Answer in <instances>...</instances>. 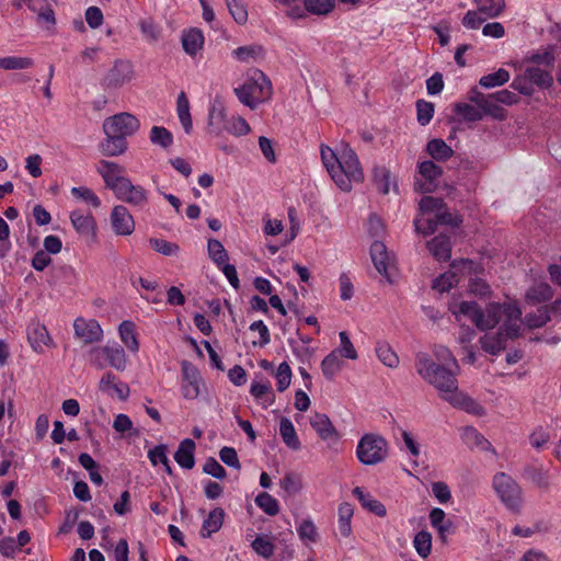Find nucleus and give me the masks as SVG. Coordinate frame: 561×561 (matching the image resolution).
Listing matches in <instances>:
<instances>
[{"label": "nucleus", "mask_w": 561, "mask_h": 561, "mask_svg": "<svg viewBox=\"0 0 561 561\" xmlns=\"http://www.w3.org/2000/svg\"><path fill=\"white\" fill-rule=\"evenodd\" d=\"M310 424L318 435L324 440L336 436V431L325 414L316 413L310 419Z\"/></svg>", "instance_id": "2f4dec72"}, {"label": "nucleus", "mask_w": 561, "mask_h": 561, "mask_svg": "<svg viewBox=\"0 0 561 561\" xmlns=\"http://www.w3.org/2000/svg\"><path fill=\"white\" fill-rule=\"evenodd\" d=\"M149 243L153 250H156L157 252H159L163 255L171 256V255H175L179 252L178 244L169 242L163 239L151 238L149 240Z\"/></svg>", "instance_id": "774afa93"}, {"label": "nucleus", "mask_w": 561, "mask_h": 561, "mask_svg": "<svg viewBox=\"0 0 561 561\" xmlns=\"http://www.w3.org/2000/svg\"><path fill=\"white\" fill-rule=\"evenodd\" d=\"M230 14L239 24H244L248 20V11L243 3L239 0H225Z\"/></svg>", "instance_id": "0e129e2a"}, {"label": "nucleus", "mask_w": 561, "mask_h": 561, "mask_svg": "<svg viewBox=\"0 0 561 561\" xmlns=\"http://www.w3.org/2000/svg\"><path fill=\"white\" fill-rule=\"evenodd\" d=\"M96 171L102 176L105 186L113 192L119 187L128 178L124 176L125 169L116 162L101 160L96 164Z\"/></svg>", "instance_id": "f8f14e48"}, {"label": "nucleus", "mask_w": 561, "mask_h": 561, "mask_svg": "<svg viewBox=\"0 0 561 561\" xmlns=\"http://www.w3.org/2000/svg\"><path fill=\"white\" fill-rule=\"evenodd\" d=\"M427 249L437 261H448L451 256V242L445 234H438L428 241Z\"/></svg>", "instance_id": "412c9836"}, {"label": "nucleus", "mask_w": 561, "mask_h": 561, "mask_svg": "<svg viewBox=\"0 0 561 561\" xmlns=\"http://www.w3.org/2000/svg\"><path fill=\"white\" fill-rule=\"evenodd\" d=\"M226 130L233 136H244L251 131L250 125L240 116H232L227 119L221 130Z\"/></svg>", "instance_id": "a18cd8bd"}, {"label": "nucleus", "mask_w": 561, "mask_h": 561, "mask_svg": "<svg viewBox=\"0 0 561 561\" xmlns=\"http://www.w3.org/2000/svg\"><path fill=\"white\" fill-rule=\"evenodd\" d=\"M550 321V313L547 307L539 308L535 313H528L525 317V323L531 328H541Z\"/></svg>", "instance_id": "13d9d810"}, {"label": "nucleus", "mask_w": 561, "mask_h": 561, "mask_svg": "<svg viewBox=\"0 0 561 561\" xmlns=\"http://www.w3.org/2000/svg\"><path fill=\"white\" fill-rule=\"evenodd\" d=\"M453 314L460 319L466 317L471 320L480 330H488L499 324L500 307L497 305H489L486 311L483 312L474 301L454 302L449 307Z\"/></svg>", "instance_id": "20e7f679"}, {"label": "nucleus", "mask_w": 561, "mask_h": 561, "mask_svg": "<svg viewBox=\"0 0 561 561\" xmlns=\"http://www.w3.org/2000/svg\"><path fill=\"white\" fill-rule=\"evenodd\" d=\"M461 437L463 442L471 448L476 447L484 451H494L491 443L472 426L463 427Z\"/></svg>", "instance_id": "c85d7f7f"}, {"label": "nucleus", "mask_w": 561, "mask_h": 561, "mask_svg": "<svg viewBox=\"0 0 561 561\" xmlns=\"http://www.w3.org/2000/svg\"><path fill=\"white\" fill-rule=\"evenodd\" d=\"M27 339L35 352H43L44 346L49 345L51 339L45 325L33 323L27 331Z\"/></svg>", "instance_id": "5701e85b"}, {"label": "nucleus", "mask_w": 561, "mask_h": 561, "mask_svg": "<svg viewBox=\"0 0 561 561\" xmlns=\"http://www.w3.org/2000/svg\"><path fill=\"white\" fill-rule=\"evenodd\" d=\"M111 225L117 236H130L135 230L134 218L123 205H117L112 209Z\"/></svg>", "instance_id": "2eb2a0df"}, {"label": "nucleus", "mask_w": 561, "mask_h": 561, "mask_svg": "<svg viewBox=\"0 0 561 561\" xmlns=\"http://www.w3.org/2000/svg\"><path fill=\"white\" fill-rule=\"evenodd\" d=\"M34 66L31 57L5 56L0 58V69L2 70H25Z\"/></svg>", "instance_id": "ea45409f"}, {"label": "nucleus", "mask_w": 561, "mask_h": 561, "mask_svg": "<svg viewBox=\"0 0 561 561\" xmlns=\"http://www.w3.org/2000/svg\"><path fill=\"white\" fill-rule=\"evenodd\" d=\"M437 219L434 217H417L414 219L415 231L424 236L432 234L437 228Z\"/></svg>", "instance_id": "338daca9"}, {"label": "nucleus", "mask_w": 561, "mask_h": 561, "mask_svg": "<svg viewBox=\"0 0 561 561\" xmlns=\"http://www.w3.org/2000/svg\"><path fill=\"white\" fill-rule=\"evenodd\" d=\"M176 113L184 131L186 134H191L193 130V123L190 113V102L184 92H181L178 95Z\"/></svg>", "instance_id": "f704fd0d"}, {"label": "nucleus", "mask_w": 561, "mask_h": 561, "mask_svg": "<svg viewBox=\"0 0 561 561\" xmlns=\"http://www.w3.org/2000/svg\"><path fill=\"white\" fill-rule=\"evenodd\" d=\"M428 518L432 527L437 530L442 540H445L446 536L453 533V522L446 517L442 508H432Z\"/></svg>", "instance_id": "393cba45"}, {"label": "nucleus", "mask_w": 561, "mask_h": 561, "mask_svg": "<svg viewBox=\"0 0 561 561\" xmlns=\"http://www.w3.org/2000/svg\"><path fill=\"white\" fill-rule=\"evenodd\" d=\"M457 271H462L463 280H467V293L479 299H489L492 296V289L484 279V267L481 263L469 259L460 260Z\"/></svg>", "instance_id": "39448f33"}, {"label": "nucleus", "mask_w": 561, "mask_h": 561, "mask_svg": "<svg viewBox=\"0 0 561 561\" xmlns=\"http://www.w3.org/2000/svg\"><path fill=\"white\" fill-rule=\"evenodd\" d=\"M321 159L323 165L327 168L331 179L333 180V171L337 170L340 162V154L337 156L330 147L321 146Z\"/></svg>", "instance_id": "bf43d9fd"}, {"label": "nucleus", "mask_w": 561, "mask_h": 561, "mask_svg": "<svg viewBox=\"0 0 561 561\" xmlns=\"http://www.w3.org/2000/svg\"><path fill=\"white\" fill-rule=\"evenodd\" d=\"M443 170L433 161L427 160L419 164V174L422 179H416L415 186L420 192H432L434 190V181L439 178Z\"/></svg>", "instance_id": "dca6fc26"}, {"label": "nucleus", "mask_w": 561, "mask_h": 561, "mask_svg": "<svg viewBox=\"0 0 561 561\" xmlns=\"http://www.w3.org/2000/svg\"><path fill=\"white\" fill-rule=\"evenodd\" d=\"M413 546L417 554L426 559L432 551V535L426 530L419 531L413 539Z\"/></svg>", "instance_id": "49530a36"}, {"label": "nucleus", "mask_w": 561, "mask_h": 561, "mask_svg": "<svg viewBox=\"0 0 561 561\" xmlns=\"http://www.w3.org/2000/svg\"><path fill=\"white\" fill-rule=\"evenodd\" d=\"M279 435L285 445L293 449L299 450L301 447L300 440L296 433L293 422L287 417H282L279 423Z\"/></svg>", "instance_id": "c756f323"}, {"label": "nucleus", "mask_w": 561, "mask_h": 561, "mask_svg": "<svg viewBox=\"0 0 561 561\" xmlns=\"http://www.w3.org/2000/svg\"><path fill=\"white\" fill-rule=\"evenodd\" d=\"M297 534L302 541L316 542L318 539L317 527L311 519H305L297 528Z\"/></svg>", "instance_id": "e2e57ef3"}, {"label": "nucleus", "mask_w": 561, "mask_h": 561, "mask_svg": "<svg viewBox=\"0 0 561 561\" xmlns=\"http://www.w3.org/2000/svg\"><path fill=\"white\" fill-rule=\"evenodd\" d=\"M252 549L261 557L268 559L274 554L275 546L266 536H257L251 545Z\"/></svg>", "instance_id": "5fc2aeb1"}, {"label": "nucleus", "mask_w": 561, "mask_h": 561, "mask_svg": "<svg viewBox=\"0 0 561 561\" xmlns=\"http://www.w3.org/2000/svg\"><path fill=\"white\" fill-rule=\"evenodd\" d=\"M71 194L87 204H90L94 208L101 206V201L98 195L87 186H75L71 188Z\"/></svg>", "instance_id": "6e6d98bb"}, {"label": "nucleus", "mask_w": 561, "mask_h": 561, "mask_svg": "<svg viewBox=\"0 0 561 561\" xmlns=\"http://www.w3.org/2000/svg\"><path fill=\"white\" fill-rule=\"evenodd\" d=\"M334 5V0H305V10L314 15H327Z\"/></svg>", "instance_id": "09e8293b"}, {"label": "nucleus", "mask_w": 561, "mask_h": 561, "mask_svg": "<svg viewBox=\"0 0 561 561\" xmlns=\"http://www.w3.org/2000/svg\"><path fill=\"white\" fill-rule=\"evenodd\" d=\"M342 357L340 351H332L323 358L321 369L327 379L332 380L343 368L344 362Z\"/></svg>", "instance_id": "7c9ffc66"}, {"label": "nucleus", "mask_w": 561, "mask_h": 561, "mask_svg": "<svg viewBox=\"0 0 561 561\" xmlns=\"http://www.w3.org/2000/svg\"><path fill=\"white\" fill-rule=\"evenodd\" d=\"M250 393L260 403L267 408L274 403V394L272 391V387L270 382H256L253 381L251 383Z\"/></svg>", "instance_id": "c9c22d12"}, {"label": "nucleus", "mask_w": 561, "mask_h": 561, "mask_svg": "<svg viewBox=\"0 0 561 561\" xmlns=\"http://www.w3.org/2000/svg\"><path fill=\"white\" fill-rule=\"evenodd\" d=\"M133 75V66L128 61L117 60L102 79V85L107 89H117L129 82Z\"/></svg>", "instance_id": "ddd939ff"}, {"label": "nucleus", "mask_w": 561, "mask_h": 561, "mask_svg": "<svg viewBox=\"0 0 561 561\" xmlns=\"http://www.w3.org/2000/svg\"><path fill=\"white\" fill-rule=\"evenodd\" d=\"M225 516V511L221 507H216L210 511L202 524L201 536L203 538H209L213 534L219 531L222 527Z\"/></svg>", "instance_id": "b1692460"}, {"label": "nucleus", "mask_w": 561, "mask_h": 561, "mask_svg": "<svg viewBox=\"0 0 561 561\" xmlns=\"http://www.w3.org/2000/svg\"><path fill=\"white\" fill-rule=\"evenodd\" d=\"M356 456L359 462L374 466L388 457V442L377 434H365L357 444Z\"/></svg>", "instance_id": "6e6552de"}, {"label": "nucleus", "mask_w": 561, "mask_h": 561, "mask_svg": "<svg viewBox=\"0 0 561 561\" xmlns=\"http://www.w3.org/2000/svg\"><path fill=\"white\" fill-rule=\"evenodd\" d=\"M255 504L270 516H275L279 512L278 501L266 492L256 495Z\"/></svg>", "instance_id": "de8ad7c7"}, {"label": "nucleus", "mask_w": 561, "mask_h": 561, "mask_svg": "<svg viewBox=\"0 0 561 561\" xmlns=\"http://www.w3.org/2000/svg\"><path fill=\"white\" fill-rule=\"evenodd\" d=\"M444 202L442 198H436L433 196H424L419 204V209L422 216H426L427 214L438 213L442 208H444Z\"/></svg>", "instance_id": "052dcab7"}, {"label": "nucleus", "mask_w": 561, "mask_h": 561, "mask_svg": "<svg viewBox=\"0 0 561 561\" xmlns=\"http://www.w3.org/2000/svg\"><path fill=\"white\" fill-rule=\"evenodd\" d=\"M262 47L259 45L241 46L232 51L233 58L241 62H250L262 55Z\"/></svg>", "instance_id": "603ef678"}, {"label": "nucleus", "mask_w": 561, "mask_h": 561, "mask_svg": "<svg viewBox=\"0 0 561 561\" xmlns=\"http://www.w3.org/2000/svg\"><path fill=\"white\" fill-rule=\"evenodd\" d=\"M234 93L242 104L254 110L260 103L271 99L273 87L271 80L263 72L257 71L240 87L234 88Z\"/></svg>", "instance_id": "f03ea898"}, {"label": "nucleus", "mask_w": 561, "mask_h": 561, "mask_svg": "<svg viewBox=\"0 0 561 561\" xmlns=\"http://www.w3.org/2000/svg\"><path fill=\"white\" fill-rule=\"evenodd\" d=\"M526 76L533 85L536 84L539 88H549L553 82L551 73L539 67L526 68Z\"/></svg>", "instance_id": "a19ab883"}, {"label": "nucleus", "mask_w": 561, "mask_h": 561, "mask_svg": "<svg viewBox=\"0 0 561 561\" xmlns=\"http://www.w3.org/2000/svg\"><path fill=\"white\" fill-rule=\"evenodd\" d=\"M353 494L356 496L363 507L374 513L375 515L383 517L387 514L386 506L369 493H366L363 489L358 486L355 488Z\"/></svg>", "instance_id": "cd10ccee"}, {"label": "nucleus", "mask_w": 561, "mask_h": 561, "mask_svg": "<svg viewBox=\"0 0 561 561\" xmlns=\"http://www.w3.org/2000/svg\"><path fill=\"white\" fill-rule=\"evenodd\" d=\"M208 255L211 261L220 267L228 263V252L224 248L222 243L217 239H209L207 244Z\"/></svg>", "instance_id": "c03bdc74"}, {"label": "nucleus", "mask_w": 561, "mask_h": 561, "mask_svg": "<svg viewBox=\"0 0 561 561\" xmlns=\"http://www.w3.org/2000/svg\"><path fill=\"white\" fill-rule=\"evenodd\" d=\"M370 256L376 270L388 278V267L390 266L391 260L386 245L380 241H375L370 247Z\"/></svg>", "instance_id": "aec40b11"}, {"label": "nucleus", "mask_w": 561, "mask_h": 561, "mask_svg": "<svg viewBox=\"0 0 561 561\" xmlns=\"http://www.w3.org/2000/svg\"><path fill=\"white\" fill-rule=\"evenodd\" d=\"M417 122L425 126L427 125L434 115V104L425 100H419L416 102Z\"/></svg>", "instance_id": "680f3d73"}, {"label": "nucleus", "mask_w": 561, "mask_h": 561, "mask_svg": "<svg viewBox=\"0 0 561 561\" xmlns=\"http://www.w3.org/2000/svg\"><path fill=\"white\" fill-rule=\"evenodd\" d=\"M376 354L382 364L390 368H394L399 364L398 355L387 343H378L376 346Z\"/></svg>", "instance_id": "3c124183"}, {"label": "nucleus", "mask_w": 561, "mask_h": 561, "mask_svg": "<svg viewBox=\"0 0 561 561\" xmlns=\"http://www.w3.org/2000/svg\"><path fill=\"white\" fill-rule=\"evenodd\" d=\"M446 401L453 407L461 409L473 415H483L485 413L484 408L481 404L459 390H457L453 396L446 397Z\"/></svg>", "instance_id": "6ab92c4d"}, {"label": "nucleus", "mask_w": 561, "mask_h": 561, "mask_svg": "<svg viewBox=\"0 0 561 561\" xmlns=\"http://www.w3.org/2000/svg\"><path fill=\"white\" fill-rule=\"evenodd\" d=\"M474 2L480 12L492 18L500 15L505 7L503 0H474Z\"/></svg>", "instance_id": "864d4df0"}, {"label": "nucleus", "mask_w": 561, "mask_h": 561, "mask_svg": "<svg viewBox=\"0 0 561 561\" xmlns=\"http://www.w3.org/2000/svg\"><path fill=\"white\" fill-rule=\"evenodd\" d=\"M89 362L98 369L110 366L117 371H124L127 367L125 351L116 342L91 348L89 351Z\"/></svg>", "instance_id": "0eeeda50"}, {"label": "nucleus", "mask_w": 561, "mask_h": 561, "mask_svg": "<svg viewBox=\"0 0 561 561\" xmlns=\"http://www.w3.org/2000/svg\"><path fill=\"white\" fill-rule=\"evenodd\" d=\"M454 111L466 122H478L483 118L482 112L468 103H456Z\"/></svg>", "instance_id": "8fccbe9b"}, {"label": "nucleus", "mask_w": 561, "mask_h": 561, "mask_svg": "<svg viewBox=\"0 0 561 561\" xmlns=\"http://www.w3.org/2000/svg\"><path fill=\"white\" fill-rule=\"evenodd\" d=\"M182 45L185 53L194 56L204 45V35L197 28L185 32L182 36Z\"/></svg>", "instance_id": "72a5a7b5"}, {"label": "nucleus", "mask_w": 561, "mask_h": 561, "mask_svg": "<svg viewBox=\"0 0 561 561\" xmlns=\"http://www.w3.org/2000/svg\"><path fill=\"white\" fill-rule=\"evenodd\" d=\"M434 355L436 359L439 362L438 365H444L448 367H454L455 369H458V362L456 357L453 355V353L443 345L435 346L434 348Z\"/></svg>", "instance_id": "69168bd1"}, {"label": "nucleus", "mask_w": 561, "mask_h": 561, "mask_svg": "<svg viewBox=\"0 0 561 561\" xmlns=\"http://www.w3.org/2000/svg\"><path fill=\"white\" fill-rule=\"evenodd\" d=\"M99 390L111 398L125 401L128 399L130 390L126 382L121 381L113 373L103 374L99 381Z\"/></svg>", "instance_id": "4468645a"}, {"label": "nucleus", "mask_w": 561, "mask_h": 561, "mask_svg": "<svg viewBox=\"0 0 561 561\" xmlns=\"http://www.w3.org/2000/svg\"><path fill=\"white\" fill-rule=\"evenodd\" d=\"M148 458L153 466H157L158 463H162L165 468V471L169 474H171L172 471H171V467L169 465L165 445H158L154 448L150 449L148 451Z\"/></svg>", "instance_id": "4d7b16f0"}, {"label": "nucleus", "mask_w": 561, "mask_h": 561, "mask_svg": "<svg viewBox=\"0 0 561 561\" xmlns=\"http://www.w3.org/2000/svg\"><path fill=\"white\" fill-rule=\"evenodd\" d=\"M364 180V172L355 151L347 145L340 152L337 170L333 171L334 183L344 192L352 190V182L359 183Z\"/></svg>", "instance_id": "7ed1b4c3"}, {"label": "nucleus", "mask_w": 561, "mask_h": 561, "mask_svg": "<svg viewBox=\"0 0 561 561\" xmlns=\"http://www.w3.org/2000/svg\"><path fill=\"white\" fill-rule=\"evenodd\" d=\"M118 333L122 342L131 353L139 351V342L136 333V325L133 321L125 320L118 327Z\"/></svg>", "instance_id": "bb28decb"}, {"label": "nucleus", "mask_w": 561, "mask_h": 561, "mask_svg": "<svg viewBox=\"0 0 561 561\" xmlns=\"http://www.w3.org/2000/svg\"><path fill=\"white\" fill-rule=\"evenodd\" d=\"M194 450V440L191 438H185L180 443L174 454V460L183 469H192L195 465Z\"/></svg>", "instance_id": "4be33fe9"}, {"label": "nucleus", "mask_w": 561, "mask_h": 561, "mask_svg": "<svg viewBox=\"0 0 561 561\" xmlns=\"http://www.w3.org/2000/svg\"><path fill=\"white\" fill-rule=\"evenodd\" d=\"M75 336L83 344H93L103 340V330L94 319L77 318L73 321Z\"/></svg>", "instance_id": "9b49d317"}, {"label": "nucleus", "mask_w": 561, "mask_h": 561, "mask_svg": "<svg viewBox=\"0 0 561 561\" xmlns=\"http://www.w3.org/2000/svg\"><path fill=\"white\" fill-rule=\"evenodd\" d=\"M508 80L510 72L504 68H500L493 73H489L481 77L479 80V84L485 89H492L505 84L506 82H508Z\"/></svg>", "instance_id": "79ce46f5"}, {"label": "nucleus", "mask_w": 561, "mask_h": 561, "mask_svg": "<svg viewBox=\"0 0 561 561\" xmlns=\"http://www.w3.org/2000/svg\"><path fill=\"white\" fill-rule=\"evenodd\" d=\"M460 264L459 261H454L450 265V270L437 278H435L433 283V288L444 293L448 291L451 287L458 285L461 280H463L462 271H457V265Z\"/></svg>", "instance_id": "a211bd4d"}, {"label": "nucleus", "mask_w": 561, "mask_h": 561, "mask_svg": "<svg viewBox=\"0 0 561 561\" xmlns=\"http://www.w3.org/2000/svg\"><path fill=\"white\" fill-rule=\"evenodd\" d=\"M354 511L350 503H342L339 506V518H337V528L343 537H350L352 534L351 519L353 517Z\"/></svg>", "instance_id": "58836bf2"}, {"label": "nucleus", "mask_w": 561, "mask_h": 561, "mask_svg": "<svg viewBox=\"0 0 561 561\" xmlns=\"http://www.w3.org/2000/svg\"><path fill=\"white\" fill-rule=\"evenodd\" d=\"M99 149L105 157H116L127 150V141L121 137L105 135V138L99 145Z\"/></svg>", "instance_id": "a878e982"}, {"label": "nucleus", "mask_w": 561, "mask_h": 561, "mask_svg": "<svg viewBox=\"0 0 561 561\" xmlns=\"http://www.w3.org/2000/svg\"><path fill=\"white\" fill-rule=\"evenodd\" d=\"M151 144L168 149L173 144V135L163 126H153L149 133Z\"/></svg>", "instance_id": "37998d69"}, {"label": "nucleus", "mask_w": 561, "mask_h": 561, "mask_svg": "<svg viewBox=\"0 0 561 561\" xmlns=\"http://www.w3.org/2000/svg\"><path fill=\"white\" fill-rule=\"evenodd\" d=\"M140 127L138 118L129 113H119L106 118L103 123L105 135L126 139L134 135Z\"/></svg>", "instance_id": "1a4fd4ad"}, {"label": "nucleus", "mask_w": 561, "mask_h": 561, "mask_svg": "<svg viewBox=\"0 0 561 561\" xmlns=\"http://www.w3.org/2000/svg\"><path fill=\"white\" fill-rule=\"evenodd\" d=\"M415 367L417 374L439 391L440 398L453 396L458 390V381L454 367L438 365L427 354L420 353L416 356Z\"/></svg>", "instance_id": "f257e3e1"}, {"label": "nucleus", "mask_w": 561, "mask_h": 561, "mask_svg": "<svg viewBox=\"0 0 561 561\" xmlns=\"http://www.w3.org/2000/svg\"><path fill=\"white\" fill-rule=\"evenodd\" d=\"M70 220L76 231L85 240H94L96 237L95 219L91 214H83L81 210H73Z\"/></svg>", "instance_id": "f3484780"}, {"label": "nucleus", "mask_w": 561, "mask_h": 561, "mask_svg": "<svg viewBox=\"0 0 561 561\" xmlns=\"http://www.w3.org/2000/svg\"><path fill=\"white\" fill-rule=\"evenodd\" d=\"M492 488L507 510L519 512L523 504V490L511 476L505 472L495 473Z\"/></svg>", "instance_id": "423d86ee"}, {"label": "nucleus", "mask_w": 561, "mask_h": 561, "mask_svg": "<svg viewBox=\"0 0 561 561\" xmlns=\"http://www.w3.org/2000/svg\"><path fill=\"white\" fill-rule=\"evenodd\" d=\"M428 154L438 161H445L454 154V150L443 139L435 138L427 142Z\"/></svg>", "instance_id": "4c0bfd02"}, {"label": "nucleus", "mask_w": 561, "mask_h": 561, "mask_svg": "<svg viewBox=\"0 0 561 561\" xmlns=\"http://www.w3.org/2000/svg\"><path fill=\"white\" fill-rule=\"evenodd\" d=\"M482 348L492 355H497L506 346V339L504 337L503 331L496 333L485 334L480 340Z\"/></svg>", "instance_id": "473e14b6"}, {"label": "nucleus", "mask_w": 561, "mask_h": 561, "mask_svg": "<svg viewBox=\"0 0 561 561\" xmlns=\"http://www.w3.org/2000/svg\"><path fill=\"white\" fill-rule=\"evenodd\" d=\"M115 196L133 207L144 208L148 203V192L141 185H135L129 179L117 187Z\"/></svg>", "instance_id": "9d476101"}, {"label": "nucleus", "mask_w": 561, "mask_h": 561, "mask_svg": "<svg viewBox=\"0 0 561 561\" xmlns=\"http://www.w3.org/2000/svg\"><path fill=\"white\" fill-rule=\"evenodd\" d=\"M227 121L226 110L219 99H215L209 107L208 125L213 127L217 134L221 131V125Z\"/></svg>", "instance_id": "e433bc0d"}]
</instances>
